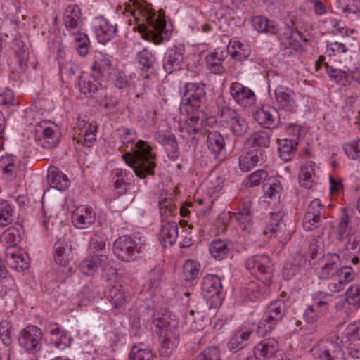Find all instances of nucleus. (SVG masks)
<instances>
[{
  "mask_svg": "<svg viewBox=\"0 0 360 360\" xmlns=\"http://www.w3.org/2000/svg\"><path fill=\"white\" fill-rule=\"evenodd\" d=\"M125 11L130 13L139 25V31L145 39L159 44L163 40L165 20L153 11L151 5L143 0H129Z\"/></svg>",
  "mask_w": 360,
  "mask_h": 360,
  "instance_id": "obj_1",
  "label": "nucleus"
},
{
  "mask_svg": "<svg viewBox=\"0 0 360 360\" xmlns=\"http://www.w3.org/2000/svg\"><path fill=\"white\" fill-rule=\"evenodd\" d=\"M136 146V150L133 154L128 153L122 158L134 169L139 178L145 179L148 175L154 174L156 155L151 152V147L143 141H139Z\"/></svg>",
  "mask_w": 360,
  "mask_h": 360,
  "instance_id": "obj_2",
  "label": "nucleus"
},
{
  "mask_svg": "<svg viewBox=\"0 0 360 360\" xmlns=\"http://www.w3.org/2000/svg\"><path fill=\"white\" fill-rule=\"evenodd\" d=\"M153 325L159 330L161 347L160 354L168 356L176 347L177 338L172 327L170 326L169 318L167 314L162 317L157 315L153 321Z\"/></svg>",
  "mask_w": 360,
  "mask_h": 360,
  "instance_id": "obj_3",
  "label": "nucleus"
},
{
  "mask_svg": "<svg viewBox=\"0 0 360 360\" xmlns=\"http://www.w3.org/2000/svg\"><path fill=\"white\" fill-rule=\"evenodd\" d=\"M341 343L338 338L322 340L311 349L312 354L321 360H346Z\"/></svg>",
  "mask_w": 360,
  "mask_h": 360,
  "instance_id": "obj_4",
  "label": "nucleus"
},
{
  "mask_svg": "<svg viewBox=\"0 0 360 360\" xmlns=\"http://www.w3.org/2000/svg\"><path fill=\"white\" fill-rule=\"evenodd\" d=\"M285 304L282 300L271 302L257 326V332L261 335H265L271 331L276 323L280 321L285 314Z\"/></svg>",
  "mask_w": 360,
  "mask_h": 360,
  "instance_id": "obj_5",
  "label": "nucleus"
},
{
  "mask_svg": "<svg viewBox=\"0 0 360 360\" xmlns=\"http://www.w3.org/2000/svg\"><path fill=\"white\" fill-rule=\"evenodd\" d=\"M219 115L234 135L241 136L247 131L248 125L246 120L235 110L224 107L220 109Z\"/></svg>",
  "mask_w": 360,
  "mask_h": 360,
  "instance_id": "obj_6",
  "label": "nucleus"
},
{
  "mask_svg": "<svg viewBox=\"0 0 360 360\" xmlns=\"http://www.w3.org/2000/svg\"><path fill=\"white\" fill-rule=\"evenodd\" d=\"M247 269L264 283L269 285L271 281V262L266 255H256L248 259L246 262Z\"/></svg>",
  "mask_w": 360,
  "mask_h": 360,
  "instance_id": "obj_7",
  "label": "nucleus"
},
{
  "mask_svg": "<svg viewBox=\"0 0 360 360\" xmlns=\"http://www.w3.org/2000/svg\"><path fill=\"white\" fill-rule=\"evenodd\" d=\"M41 338V330L36 326H30L20 332L18 342L25 350L37 352L40 349L39 343Z\"/></svg>",
  "mask_w": 360,
  "mask_h": 360,
  "instance_id": "obj_8",
  "label": "nucleus"
},
{
  "mask_svg": "<svg viewBox=\"0 0 360 360\" xmlns=\"http://www.w3.org/2000/svg\"><path fill=\"white\" fill-rule=\"evenodd\" d=\"M356 277L354 270L349 266L345 265L339 268L333 280L329 281L327 286L330 293H336L343 290L348 283L352 282Z\"/></svg>",
  "mask_w": 360,
  "mask_h": 360,
  "instance_id": "obj_9",
  "label": "nucleus"
},
{
  "mask_svg": "<svg viewBox=\"0 0 360 360\" xmlns=\"http://www.w3.org/2000/svg\"><path fill=\"white\" fill-rule=\"evenodd\" d=\"M13 49L15 56L10 63L11 69L13 72L22 73L27 68L30 56L29 47L22 41L15 39Z\"/></svg>",
  "mask_w": 360,
  "mask_h": 360,
  "instance_id": "obj_10",
  "label": "nucleus"
},
{
  "mask_svg": "<svg viewBox=\"0 0 360 360\" xmlns=\"http://www.w3.org/2000/svg\"><path fill=\"white\" fill-rule=\"evenodd\" d=\"M139 250L135 240L129 236H121L114 243L115 254L123 261L132 259L134 253L139 252Z\"/></svg>",
  "mask_w": 360,
  "mask_h": 360,
  "instance_id": "obj_11",
  "label": "nucleus"
},
{
  "mask_svg": "<svg viewBox=\"0 0 360 360\" xmlns=\"http://www.w3.org/2000/svg\"><path fill=\"white\" fill-rule=\"evenodd\" d=\"M79 91L85 95L95 98L106 97L108 91L96 79L95 75L82 77L79 82Z\"/></svg>",
  "mask_w": 360,
  "mask_h": 360,
  "instance_id": "obj_12",
  "label": "nucleus"
},
{
  "mask_svg": "<svg viewBox=\"0 0 360 360\" xmlns=\"http://www.w3.org/2000/svg\"><path fill=\"white\" fill-rule=\"evenodd\" d=\"M230 94L235 101L243 108L251 107L256 101L253 91L238 82L231 84Z\"/></svg>",
  "mask_w": 360,
  "mask_h": 360,
  "instance_id": "obj_13",
  "label": "nucleus"
},
{
  "mask_svg": "<svg viewBox=\"0 0 360 360\" xmlns=\"http://www.w3.org/2000/svg\"><path fill=\"white\" fill-rule=\"evenodd\" d=\"M6 262L12 269L20 271L29 266V258L19 248L5 249Z\"/></svg>",
  "mask_w": 360,
  "mask_h": 360,
  "instance_id": "obj_14",
  "label": "nucleus"
},
{
  "mask_svg": "<svg viewBox=\"0 0 360 360\" xmlns=\"http://www.w3.org/2000/svg\"><path fill=\"white\" fill-rule=\"evenodd\" d=\"M183 95L186 97V107L197 110L200 107L201 100L205 95L204 86L196 83H187Z\"/></svg>",
  "mask_w": 360,
  "mask_h": 360,
  "instance_id": "obj_15",
  "label": "nucleus"
},
{
  "mask_svg": "<svg viewBox=\"0 0 360 360\" xmlns=\"http://www.w3.org/2000/svg\"><path fill=\"white\" fill-rule=\"evenodd\" d=\"M91 25L98 41L103 44L110 41L116 32L115 27L102 17L94 18L91 22Z\"/></svg>",
  "mask_w": 360,
  "mask_h": 360,
  "instance_id": "obj_16",
  "label": "nucleus"
},
{
  "mask_svg": "<svg viewBox=\"0 0 360 360\" xmlns=\"http://www.w3.org/2000/svg\"><path fill=\"white\" fill-rule=\"evenodd\" d=\"M96 219V213L88 205H80L72 212V220L78 229H85L91 226Z\"/></svg>",
  "mask_w": 360,
  "mask_h": 360,
  "instance_id": "obj_17",
  "label": "nucleus"
},
{
  "mask_svg": "<svg viewBox=\"0 0 360 360\" xmlns=\"http://www.w3.org/2000/svg\"><path fill=\"white\" fill-rule=\"evenodd\" d=\"M97 131V125L94 123H79L77 128H75V135L77 142H82L86 147H91L96 141V133Z\"/></svg>",
  "mask_w": 360,
  "mask_h": 360,
  "instance_id": "obj_18",
  "label": "nucleus"
},
{
  "mask_svg": "<svg viewBox=\"0 0 360 360\" xmlns=\"http://www.w3.org/2000/svg\"><path fill=\"white\" fill-rule=\"evenodd\" d=\"M274 95L278 105L283 109L292 111L296 107L295 93L293 90L283 86L275 89Z\"/></svg>",
  "mask_w": 360,
  "mask_h": 360,
  "instance_id": "obj_19",
  "label": "nucleus"
},
{
  "mask_svg": "<svg viewBox=\"0 0 360 360\" xmlns=\"http://www.w3.org/2000/svg\"><path fill=\"white\" fill-rule=\"evenodd\" d=\"M255 119L259 124L267 129L275 128L279 121L278 112L270 106H265L257 110Z\"/></svg>",
  "mask_w": 360,
  "mask_h": 360,
  "instance_id": "obj_20",
  "label": "nucleus"
},
{
  "mask_svg": "<svg viewBox=\"0 0 360 360\" xmlns=\"http://www.w3.org/2000/svg\"><path fill=\"white\" fill-rule=\"evenodd\" d=\"M283 216L282 211L271 212L263 234L269 238H281L285 227V224L282 223Z\"/></svg>",
  "mask_w": 360,
  "mask_h": 360,
  "instance_id": "obj_21",
  "label": "nucleus"
},
{
  "mask_svg": "<svg viewBox=\"0 0 360 360\" xmlns=\"http://www.w3.org/2000/svg\"><path fill=\"white\" fill-rule=\"evenodd\" d=\"M278 349V343L274 338L265 339L259 342L254 348V357L256 360L270 358Z\"/></svg>",
  "mask_w": 360,
  "mask_h": 360,
  "instance_id": "obj_22",
  "label": "nucleus"
},
{
  "mask_svg": "<svg viewBox=\"0 0 360 360\" xmlns=\"http://www.w3.org/2000/svg\"><path fill=\"white\" fill-rule=\"evenodd\" d=\"M324 264L318 271V274L321 279L333 280L339 269V262L340 256L338 254H331L324 257Z\"/></svg>",
  "mask_w": 360,
  "mask_h": 360,
  "instance_id": "obj_23",
  "label": "nucleus"
},
{
  "mask_svg": "<svg viewBox=\"0 0 360 360\" xmlns=\"http://www.w3.org/2000/svg\"><path fill=\"white\" fill-rule=\"evenodd\" d=\"M178 237V226L174 221L162 220L160 239L165 247L172 245Z\"/></svg>",
  "mask_w": 360,
  "mask_h": 360,
  "instance_id": "obj_24",
  "label": "nucleus"
},
{
  "mask_svg": "<svg viewBox=\"0 0 360 360\" xmlns=\"http://www.w3.org/2000/svg\"><path fill=\"white\" fill-rule=\"evenodd\" d=\"M355 238L353 236L352 226L350 223V218L347 213L346 208L342 209L339 222L336 228V239L340 242L345 240Z\"/></svg>",
  "mask_w": 360,
  "mask_h": 360,
  "instance_id": "obj_25",
  "label": "nucleus"
},
{
  "mask_svg": "<svg viewBox=\"0 0 360 360\" xmlns=\"http://www.w3.org/2000/svg\"><path fill=\"white\" fill-rule=\"evenodd\" d=\"M105 255L97 254L83 260L79 264V270L86 276L94 275L105 262Z\"/></svg>",
  "mask_w": 360,
  "mask_h": 360,
  "instance_id": "obj_26",
  "label": "nucleus"
},
{
  "mask_svg": "<svg viewBox=\"0 0 360 360\" xmlns=\"http://www.w3.org/2000/svg\"><path fill=\"white\" fill-rule=\"evenodd\" d=\"M128 294L127 288L119 284L109 289L107 298L115 308H122L127 301Z\"/></svg>",
  "mask_w": 360,
  "mask_h": 360,
  "instance_id": "obj_27",
  "label": "nucleus"
},
{
  "mask_svg": "<svg viewBox=\"0 0 360 360\" xmlns=\"http://www.w3.org/2000/svg\"><path fill=\"white\" fill-rule=\"evenodd\" d=\"M316 178V164L314 162H305L300 169L299 175L300 184L302 187L309 189L314 184Z\"/></svg>",
  "mask_w": 360,
  "mask_h": 360,
  "instance_id": "obj_28",
  "label": "nucleus"
},
{
  "mask_svg": "<svg viewBox=\"0 0 360 360\" xmlns=\"http://www.w3.org/2000/svg\"><path fill=\"white\" fill-rule=\"evenodd\" d=\"M82 11L77 5L67 6L64 13V25L68 29H75L82 25Z\"/></svg>",
  "mask_w": 360,
  "mask_h": 360,
  "instance_id": "obj_29",
  "label": "nucleus"
},
{
  "mask_svg": "<svg viewBox=\"0 0 360 360\" xmlns=\"http://www.w3.org/2000/svg\"><path fill=\"white\" fill-rule=\"evenodd\" d=\"M227 50L233 58L239 61L247 59L250 54L249 45L243 44L235 39L229 41Z\"/></svg>",
  "mask_w": 360,
  "mask_h": 360,
  "instance_id": "obj_30",
  "label": "nucleus"
},
{
  "mask_svg": "<svg viewBox=\"0 0 360 360\" xmlns=\"http://www.w3.org/2000/svg\"><path fill=\"white\" fill-rule=\"evenodd\" d=\"M23 229L21 225L11 226L2 234L1 238L6 243V248H18V244L22 240Z\"/></svg>",
  "mask_w": 360,
  "mask_h": 360,
  "instance_id": "obj_31",
  "label": "nucleus"
},
{
  "mask_svg": "<svg viewBox=\"0 0 360 360\" xmlns=\"http://www.w3.org/2000/svg\"><path fill=\"white\" fill-rule=\"evenodd\" d=\"M47 178L50 186L59 191L66 189L70 185L67 176L56 167L49 170Z\"/></svg>",
  "mask_w": 360,
  "mask_h": 360,
  "instance_id": "obj_32",
  "label": "nucleus"
},
{
  "mask_svg": "<svg viewBox=\"0 0 360 360\" xmlns=\"http://www.w3.org/2000/svg\"><path fill=\"white\" fill-rule=\"evenodd\" d=\"M221 288V280L217 276L207 275L204 277L202 290L205 296L212 297L214 295H218Z\"/></svg>",
  "mask_w": 360,
  "mask_h": 360,
  "instance_id": "obj_33",
  "label": "nucleus"
},
{
  "mask_svg": "<svg viewBox=\"0 0 360 360\" xmlns=\"http://www.w3.org/2000/svg\"><path fill=\"white\" fill-rule=\"evenodd\" d=\"M231 249V243L224 240H214L210 245V252L215 259H225L230 253Z\"/></svg>",
  "mask_w": 360,
  "mask_h": 360,
  "instance_id": "obj_34",
  "label": "nucleus"
},
{
  "mask_svg": "<svg viewBox=\"0 0 360 360\" xmlns=\"http://www.w3.org/2000/svg\"><path fill=\"white\" fill-rule=\"evenodd\" d=\"M72 259V248L68 243L63 244L58 242L56 243L55 262L56 264L62 266H66Z\"/></svg>",
  "mask_w": 360,
  "mask_h": 360,
  "instance_id": "obj_35",
  "label": "nucleus"
},
{
  "mask_svg": "<svg viewBox=\"0 0 360 360\" xmlns=\"http://www.w3.org/2000/svg\"><path fill=\"white\" fill-rule=\"evenodd\" d=\"M224 60V53L219 50H216L206 57L208 69L214 74H221L225 71V68L222 65Z\"/></svg>",
  "mask_w": 360,
  "mask_h": 360,
  "instance_id": "obj_36",
  "label": "nucleus"
},
{
  "mask_svg": "<svg viewBox=\"0 0 360 360\" xmlns=\"http://www.w3.org/2000/svg\"><path fill=\"white\" fill-rule=\"evenodd\" d=\"M91 69L94 74L105 76L108 75L112 70V65L110 60L105 56L98 54L96 56Z\"/></svg>",
  "mask_w": 360,
  "mask_h": 360,
  "instance_id": "obj_37",
  "label": "nucleus"
},
{
  "mask_svg": "<svg viewBox=\"0 0 360 360\" xmlns=\"http://www.w3.org/2000/svg\"><path fill=\"white\" fill-rule=\"evenodd\" d=\"M252 331L250 330H238L231 338L229 347L233 352H237L243 349L247 345Z\"/></svg>",
  "mask_w": 360,
  "mask_h": 360,
  "instance_id": "obj_38",
  "label": "nucleus"
},
{
  "mask_svg": "<svg viewBox=\"0 0 360 360\" xmlns=\"http://www.w3.org/2000/svg\"><path fill=\"white\" fill-rule=\"evenodd\" d=\"M11 334V323L7 320L0 321V340L1 342L8 347L7 360H10L12 353V347H11L12 342Z\"/></svg>",
  "mask_w": 360,
  "mask_h": 360,
  "instance_id": "obj_39",
  "label": "nucleus"
},
{
  "mask_svg": "<svg viewBox=\"0 0 360 360\" xmlns=\"http://www.w3.org/2000/svg\"><path fill=\"white\" fill-rule=\"evenodd\" d=\"M269 137L266 131H257L252 133L246 140V145L250 148L255 149V151L259 148H266L269 143Z\"/></svg>",
  "mask_w": 360,
  "mask_h": 360,
  "instance_id": "obj_40",
  "label": "nucleus"
},
{
  "mask_svg": "<svg viewBox=\"0 0 360 360\" xmlns=\"http://www.w3.org/2000/svg\"><path fill=\"white\" fill-rule=\"evenodd\" d=\"M202 123L198 115L193 114L186 120L181 129L183 136H190L198 133L201 129Z\"/></svg>",
  "mask_w": 360,
  "mask_h": 360,
  "instance_id": "obj_41",
  "label": "nucleus"
},
{
  "mask_svg": "<svg viewBox=\"0 0 360 360\" xmlns=\"http://www.w3.org/2000/svg\"><path fill=\"white\" fill-rule=\"evenodd\" d=\"M262 155V151L256 150V151L248 152L245 155L240 158L239 165L241 170L243 172H248L253 168L259 161V155Z\"/></svg>",
  "mask_w": 360,
  "mask_h": 360,
  "instance_id": "obj_42",
  "label": "nucleus"
},
{
  "mask_svg": "<svg viewBox=\"0 0 360 360\" xmlns=\"http://www.w3.org/2000/svg\"><path fill=\"white\" fill-rule=\"evenodd\" d=\"M252 24L255 30L259 32L275 34L278 31L277 25L273 21L266 18L256 16L252 19Z\"/></svg>",
  "mask_w": 360,
  "mask_h": 360,
  "instance_id": "obj_43",
  "label": "nucleus"
},
{
  "mask_svg": "<svg viewBox=\"0 0 360 360\" xmlns=\"http://www.w3.org/2000/svg\"><path fill=\"white\" fill-rule=\"evenodd\" d=\"M234 216L242 230L251 231L253 223L251 211L248 207L240 209L238 212L234 214Z\"/></svg>",
  "mask_w": 360,
  "mask_h": 360,
  "instance_id": "obj_44",
  "label": "nucleus"
},
{
  "mask_svg": "<svg viewBox=\"0 0 360 360\" xmlns=\"http://www.w3.org/2000/svg\"><path fill=\"white\" fill-rule=\"evenodd\" d=\"M182 60L183 56L180 49L171 51L164 63L165 70L168 73H172L176 70H179Z\"/></svg>",
  "mask_w": 360,
  "mask_h": 360,
  "instance_id": "obj_45",
  "label": "nucleus"
},
{
  "mask_svg": "<svg viewBox=\"0 0 360 360\" xmlns=\"http://www.w3.org/2000/svg\"><path fill=\"white\" fill-rule=\"evenodd\" d=\"M324 65L326 68V72L330 78L344 86L347 84L349 82L348 72L350 71L349 68L345 67L344 69L340 70L330 67L326 63H325Z\"/></svg>",
  "mask_w": 360,
  "mask_h": 360,
  "instance_id": "obj_46",
  "label": "nucleus"
},
{
  "mask_svg": "<svg viewBox=\"0 0 360 360\" xmlns=\"http://www.w3.org/2000/svg\"><path fill=\"white\" fill-rule=\"evenodd\" d=\"M224 139L217 131H210L207 135V146L214 154H219L224 148Z\"/></svg>",
  "mask_w": 360,
  "mask_h": 360,
  "instance_id": "obj_47",
  "label": "nucleus"
},
{
  "mask_svg": "<svg viewBox=\"0 0 360 360\" xmlns=\"http://www.w3.org/2000/svg\"><path fill=\"white\" fill-rule=\"evenodd\" d=\"M13 213L11 205L5 200H0V226L11 224L13 220Z\"/></svg>",
  "mask_w": 360,
  "mask_h": 360,
  "instance_id": "obj_48",
  "label": "nucleus"
},
{
  "mask_svg": "<svg viewBox=\"0 0 360 360\" xmlns=\"http://www.w3.org/2000/svg\"><path fill=\"white\" fill-rule=\"evenodd\" d=\"M281 190V182L273 177L268 178L263 185V191L269 198L279 197Z\"/></svg>",
  "mask_w": 360,
  "mask_h": 360,
  "instance_id": "obj_49",
  "label": "nucleus"
},
{
  "mask_svg": "<svg viewBox=\"0 0 360 360\" xmlns=\"http://www.w3.org/2000/svg\"><path fill=\"white\" fill-rule=\"evenodd\" d=\"M0 168L6 179L11 180L15 176V166L11 156L6 155L1 158Z\"/></svg>",
  "mask_w": 360,
  "mask_h": 360,
  "instance_id": "obj_50",
  "label": "nucleus"
},
{
  "mask_svg": "<svg viewBox=\"0 0 360 360\" xmlns=\"http://www.w3.org/2000/svg\"><path fill=\"white\" fill-rule=\"evenodd\" d=\"M345 339V342L360 343V321L347 326Z\"/></svg>",
  "mask_w": 360,
  "mask_h": 360,
  "instance_id": "obj_51",
  "label": "nucleus"
},
{
  "mask_svg": "<svg viewBox=\"0 0 360 360\" xmlns=\"http://www.w3.org/2000/svg\"><path fill=\"white\" fill-rule=\"evenodd\" d=\"M295 143L292 140L285 139L280 143L278 148L279 156L283 161H288L291 160L292 153L295 150Z\"/></svg>",
  "mask_w": 360,
  "mask_h": 360,
  "instance_id": "obj_52",
  "label": "nucleus"
},
{
  "mask_svg": "<svg viewBox=\"0 0 360 360\" xmlns=\"http://www.w3.org/2000/svg\"><path fill=\"white\" fill-rule=\"evenodd\" d=\"M200 264L195 260H188L184 265V276L186 281H193L199 274Z\"/></svg>",
  "mask_w": 360,
  "mask_h": 360,
  "instance_id": "obj_53",
  "label": "nucleus"
},
{
  "mask_svg": "<svg viewBox=\"0 0 360 360\" xmlns=\"http://www.w3.org/2000/svg\"><path fill=\"white\" fill-rule=\"evenodd\" d=\"M347 242L344 244V246L339 248V255L342 260H349L354 255L358 246V242L356 238L346 240Z\"/></svg>",
  "mask_w": 360,
  "mask_h": 360,
  "instance_id": "obj_54",
  "label": "nucleus"
},
{
  "mask_svg": "<svg viewBox=\"0 0 360 360\" xmlns=\"http://www.w3.org/2000/svg\"><path fill=\"white\" fill-rule=\"evenodd\" d=\"M345 300L353 306H360V284L352 285L346 291Z\"/></svg>",
  "mask_w": 360,
  "mask_h": 360,
  "instance_id": "obj_55",
  "label": "nucleus"
},
{
  "mask_svg": "<svg viewBox=\"0 0 360 360\" xmlns=\"http://www.w3.org/2000/svg\"><path fill=\"white\" fill-rule=\"evenodd\" d=\"M44 141L46 147L51 148L55 146L59 141V134L57 130L51 127H46L43 130Z\"/></svg>",
  "mask_w": 360,
  "mask_h": 360,
  "instance_id": "obj_56",
  "label": "nucleus"
},
{
  "mask_svg": "<svg viewBox=\"0 0 360 360\" xmlns=\"http://www.w3.org/2000/svg\"><path fill=\"white\" fill-rule=\"evenodd\" d=\"M153 354L151 351L145 349H141L137 346H134L130 352L129 360H153Z\"/></svg>",
  "mask_w": 360,
  "mask_h": 360,
  "instance_id": "obj_57",
  "label": "nucleus"
},
{
  "mask_svg": "<svg viewBox=\"0 0 360 360\" xmlns=\"http://www.w3.org/2000/svg\"><path fill=\"white\" fill-rule=\"evenodd\" d=\"M138 62L142 69H149L155 63V57L146 49H143L138 53Z\"/></svg>",
  "mask_w": 360,
  "mask_h": 360,
  "instance_id": "obj_58",
  "label": "nucleus"
},
{
  "mask_svg": "<svg viewBox=\"0 0 360 360\" xmlns=\"http://www.w3.org/2000/svg\"><path fill=\"white\" fill-rule=\"evenodd\" d=\"M74 40L77 44V49L81 56L88 53L89 39L87 35L82 32H77L74 34Z\"/></svg>",
  "mask_w": 360,
  "mask_h": 360,
  "instance_id": "obj_59",
  "label": "nucleus"
},
{
  "mask_svg": "<svg viewBox=\"0 0 360 360\" xmlns=\"http://www.w3.org/2000/svg\"><path fill=\"white\" fill-rule=\"evenodd\" d=\"M286 39L288 44L295 50L301 49L302 48L303 43L307 41L302 33L299 31H290V35L287 37Z\"/></svg>",
  "mask_w": 360,
  "mask_h": 360,
  "instance_id": "obj_60",
  "label": "nucleus"
},
{
  "mask_svg": "<svg viewBox=\"0 0 360 360\" xmlns=\"http://www.w3.org/2000/svg\"><path fill=\"white\" fill-rule=\"evenodd\" d=\"M268 177L267 172L264 170H258L248 176L245 181L248 186L252 187L258 186L262 180L266 181Z\"/></svg>",
  "mask_w": 360,
  "mask_h": 360,
  "instance_id": "obj_61",
  "label": "nucleus"
},
{
  "mask_svg": "<svg viewBox=\"0 0 360 360\" xmlns=\"http://www.w3.org/2000/svg\"><path fill=\"white\" fill-rule=\"evenodd\" d=\"M323 210V207L320 200L314 199L309 204L305 215H308L309 219L314 217L321 218Z\"/></svg>",
  "mask_w": 360,
  "mask_h": 360,
  "instance_id": "obj_62",
  "label": "nucleus"
},
{
  "mask_svg": "<svg viewBox=\"0 0 360 360\" xmlns=\"http://www.w3.org/2000/svg\"><path fill=\"white\" fill-rule=\"evenodd\" d=\"M345 151L349 158L353 160L360 159V139L346 144Z\"/></svg>",
  "mask_w": 360,
  "mask_h": 360,
  "instance_id": "obj_63",
  "label": "nucleus"
},
{
  "mask_svg": "<svg viewBox=\"0 0 360 360\" xmlns=\"http://www.w3.org/2000/svg\"><path fill=\"white\" fill-rule=\"evenodd\" d=\"M193 360H220V353L215 347H207Z\"/></svg>",
  "mask_w": 360,
  "mask_h": 360,
  "instance_id": "obj_64",
  "label": "nucleus"
}]
</instances>
